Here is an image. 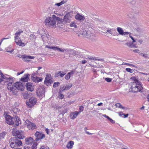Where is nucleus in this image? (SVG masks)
I'll return each instance as SVG.
<instances>
[{"instance_id": "obj_1", "label": "nucleus", "mask_w": 149, "mask_h": 149, "mask_svg": "<svg viewBox=\"0 0 149 149\" xmlns=\"http://www.w3.org/2000/svg\"><path fill=\"white\" fill-rule=\"evenodd\" d=\"M14 77H11L10 79V80H8L6 81V83L9 82L8 84L7 88L8 90H10L12 93L14 95L17 94V90H20L21 91L24 90V85L22 84V83L21 82H17L15 83L13 85V84L14 83Z\"/></svg>"}, {"instance_id": "obj_2", "label": "nucleus", "mask_w": 149, "mask_h": 149, "mask_svg": "<svg viewBox=\"0 0 149 149\" xmlns=\"http://www.w3.org/2000/svg\"><path fill=\"white\" fill-rule=\"evenodd\" d=\"M3 115L6 118V123L9 125L18 126L21 123V120L17 116H15L14 117H11L7 114L6 112H4Z\"/></svg>"}, {"instance_id": "obj_3", "label": "nucleus", "mask_w": 149, "mask_h": 149, "mask_svg": "<svg viewBox=\"0 0 149 149\" xmlns=\"http://www.w3.org/2000/svg\"><path fill=\"white\" fill-rule=\"evenodd\" d=\"M56 21L59 24L64 22L63 19L60 18L56 17L55 15H53L52 17H48L47 18L45 21V23L46 25L54 26L55 25Z\"/></svg>"}, {"instance_id": "obj_4", "label": "nucleus", "mask_w": 149, "mask_h": 149, "mask_svg": "<svg viewBox=\"0 0 149 149\" xmlns=\"http://www.w3.org/2000/svg\"><path fill=\"white\" fill-rule=\"evenodd\" d=\"M10 146L12 148H15L16 146H22V143L19 140L17 139L16 137L11 138L9 140Z\"/></svg>"}, {"instance_id": "obj_5", "label": "nucleus", "mask_w": 149, "mask_h": 149, "mask_svg": "<svg viewBox=\"0 0 149 149\" xmlns=\"http://www.w3.org/2000/svg\"><path fill=\"white\" fill-rule=\"evenodd\" d=\"M93 31L94 30L91 28L87 29L86 38L92 40H95V36Z\"/></svg>"}, {"instance_id": "obj_6", "label": "nucleus", "mask_w": 149, "mask_h": 149, "mask_svg": "<svg viewBox=\"0 0 149 149\" xmlns=\"http://www.w3.org/2000/svg\"><path fill=\"white\" fill-rule=\"evenodd\" d=\"M13 134L17 139H23L25 137L24 132L22 130H14L13 131Z\"/></svg>"}, {"instance_id": "obj_7", "label": "nucleus", "mask_w": 149, "mask_h": 149, "mask_svg": "<svg viewBox=\"0 0 149 149\" xmlns=\"http://www.w3.org/2000/svg\"><path fill=\"white\" fill-rule=\"evenodd\" d=\"M45 88L43 86L38 88L37 89L36 94L37 96L39 97H42L45 95Z\"/></svg>"}, {"instance_id": "obj_8", "label": "nucleus", "mask_w": 149, "mask_h": 149, "mask_svg": "<svg viewBox=\"0 0 149 149\" xmlns=\"http://www.w3.org/2000/svg\"><path fill=\"white\" fill-rule=\"evenodd\" d=\"M36 138L34 140V141H40L42 139L45 137V135L44 134L42 133L41 132L37 131L35 134Z\"/></svg>"}, {"instance_id": "obj_9", "label": "nucleus", "mask_w": 149, "mask_h": 149, "mask_svg": "<svg viewBox=\"0 0 149 149\" xmlns=\"http://www.w3.org/2000/svg\"><path fill=\"white\" fill-rule=\"evenodd\" d=\"M37 99L33 97H30L28 101L26 102V104L30 107H32L37 102Z\"/></svg>"}, {"instance_id": "obj_10", "label": "nucleus", "mask_w": 149, "mask_h": 149, "mask_svg": "<svg viewBox=\"0 0 149 149\" xmlns=\"http://www.w3.org/2000/svg\"><path fill=\"white\" fill-rule=\"evenodd\" d=\"M134 85L133 84V85ZM131 88L132 89V91L134 93H136L139 91L141 93L143 92V87L141 86H133V85L131 86Z\"/></svg>"}, {"instance_id": "obj_11", "label": "nucleus", "mask_w": 149, "mask_h": 149, "mask_svg": "<svg viewBox=\"0 0 149 149\" xmlns=\"http://www.w3.org/2000/svg\"><path fill=\"white\" fill-rule=\"evenodd\" d=\"M24 86V88L26 86V89L28 91L31 92L33 91L34 90L33 86L32 85L33 84L31 82H27L26 83V84L24 85V84L22 83Z\"/></svg>"}, {"instance_id": "obj_12", "label": "nucleus", "mask_w": 149, "mask_h": 149, "mask_svg": "<svg viewBox=\"0 0 149 149\" xmlns=\"http://www.w3.org/2000/svg\"><path fill=\"white\" fill-rule=\"evenodd\" d=\"M65 52H68V53L70 54L73 55L77 56H78L79 55V53L78 52L71 49H66Z\"/></svg>"}, {"instance_id": "obj_13", "label": "nucleus", "mask_w": 149, "mask_h": 149, "mask_svg": "<svg viewBox=\"0 0 149 149\" xmlns=\"http://www.w3.org/2000/svg\"><path fill=\"white\" fill-rule=\"evenodd\" d=\"M75 19L78 21L82 22L85 19V17L84 15H82L78 13L75 16Z\"/></svg>"}, {"instance_id": "obj_14", "label": "nucleus", "mask_w": 149, "mask_h": 149, "mask_svg": "<svg viewBox=\"0 0 149 149\" xmlns=\"http://www.w3.org/2000/svg\"><path fill=\"white\" fill-rule=\"evenodd\" d=\"M15 40L17 44L19 46L24 47L25 45L24 43L22 42L21 40V39L19 37V36H18V37L16 39L15 38Z\"/></svg>"}, {"instance_id": "obj_15", "label": "nucleus", "mask_w": 149, "mask_h": 149, "mask_svg": "<svg viewBox=\"0 0 149 149\" xmlns=\"http://www.w3.org/2000/svg\"><path fill=\"white\" fill-rule=\"evenodd\" d=\"M35 142V141H34L33 139L31 137H29L26 138L25 139V144L29 145L33 143V142Z\"/></svg>"}, {"instance_id": "obj_16", "label": "nucleus", "mask_w": 149, "mask_h": 149, "mask_svg": "<svg viewBox=\"0 0 149 149\" xmlns=\"http://www.w3.org/2000/svg\"><path fill=\"white\" fill-rule=\"evenodd\" d=\"M30 75L28 73L25 74L24 75V77H22L20 80L24 82H27L29 79V76Z\"/></svg>"}, {"instance_id": "obj_17", "label": "nucleus", "mask_w": 149, "mask_h": 149, "mask_svg": "<svg viewBox=\"0 0 149 149\" xmlns=\"http://www.w3.org/2000/svg\"><path fill=\"white\" fill-rule=\"evenodd\" d=\"M65 73L63 71H59L58 72L55 73L54 75L55 77H57L59 76H60L61 77H62L64 76L65 75Z\"/></svg>"}, {"instance_id": "obj_18", "label": "nucleus", "mask_w": 149, "mask_h": 149, "mask_svg": "<svg viewBox=\"0 0 149 149\" xmlns=\"http://www.w3.org/2000/svg\"><path fill=\"white\" fill-rule=\"evenodd\" d=\"M38 144V143L36 142H34L33 143L31 148L29 146L26 147V146H24V149H36Z\"/></svg>"}, {"instance_id": "obj_19", "label": "nucleus", "mask_w": 149, "mask_h": 149, "mask_svg": "<svg viewBox=\"0 0 149 149\" xmlns=\"http://www.w3.org/2000/svg\"><path fill=\"white\" fill-rule=\"evenodd\" d=\"M43 78L42 77H38L37 76L35 77V78L32 80L33 81L36 83H38L39 82L42 81Z\"/></svg>"}, {"instance_id": "obj_20", "label": "nucleus", "mask_w": 149, "mask_h": 149, "mask_svg": "<svg viewBox=\"0 0 149 149\" xmlns=\"http://www.w3.org/2000/svg\"><path fill=\"white\" fill-rule=\"evenodd\" d=\"M32 95V94L30 92H27L25 93L23 95L24 98L26 99L29 98Z\"/></svg>"}, {"instance_id": "obj_21", "label": "nucleus", "mask_w": 149, "mask_h": 149, "mask_svg": "<svg viewBox=\"0 0 149 149\" xmlns=\"http://www.w3.org/2000/svg\"><path fill=\"white\" fill-rule=\"evenodd\" d=\"M22 33H23V31L22 30L19 29L15 34V38L16 39V38H17L18 36H19L20 34Z\"/></svg>"}, {"instance_id": "obj_22", "label": "nucleus", "mask_w": 149, "mask_h": 149, "mask_svg": "<svg viewBox=\"0 0 149 149\" xmlns=\"http://www.w3.org/2000/svg\"><path fill=\"white\" fill-rule=\"evenodd\" d=\"M117 30L120 35H123L124 34V32L121 28L118 27L117 28Z\"/></svg>"}, {"instance_id": "obj_23", "label": "nucleus", "mask_w": 149, "mask_h": 149, "mask_svg": "<svg viewBox=\"0 0 149 149\" xmlns=\"http://www.w3.org/2000/svg\"><path fill=\"white\" fill-rule=\"evenodd\" d=\"M87 58L90 60H98L103 61L104 59H96L95 57H93L90 56H88Z\"/></svg>"}, {"instance_id": "obj_24", "label": "nucleus", "mask_w": 149, "mask_h": 149, "mask_svg": "<svg viewBox=\"0 0 149 149\" xmlns=\"http://www.w3.org/2000/svg\"><path fill=\"white\" fill-rule=\"evenodd\" d=\"M8 77L3 74L2 77V80H3V82L4 83H6L7 81L10 80V77Z\"/></svg>"}, {"instance_id": "obj_25", "label": "nucleus", "mask_w": 149, "mask_h": 149, "mask_svg": "<svg viewBox=\"0 0 149 149\" xmlns=\"http://www.w3.org/2000/svg\"><path fill=\"white\" fill-rule=\"evenodd\" d=\"M74 144V142L72 141H70L68 144L67 147L68 148H72Z\"/></svg>"}, {"instance_id": "obj_26", "label": "nucleus", "mask_w": 149, "mask_h": 149, "mask_svg": "<svg viewBox=\"0 0 149 149\" xmlns=\"http://www.w3.org/2000/svg\"><path fill=\"white\" fill-rule=\"evenodd\" d=\"M52 81V80L51 79L49 78H45V80L44 82V83L46 84L47 86L49 85V83H50V82Z\"/></svg>"}, {"instance_id": "obj_27", "label": "nucleus", "mask_w": 149, "mask_h": 149, "mask_svg": "<svg viewBox=\"0 0 149 149\" xmlns=\"http://www.w3.org/2000/svg\"><path fill=\"white\" fill-rule=\"evenodd\" d=\"M78 114V112L77 111H75L72 114V115H70L71 118L72 119L75 118Z\"/></svg>"}, {"instance_id": "obj_28", "label": "nucleus", "mask_w": 149, "mask_h": 149, "mask_svg": "<svg viewBox=\"0 0 149 149\" xmlns=\"http://www.w3.org/2000/svg\"><path fill=\"white\" fill-rule=\"evenodd\" d=\"M86 31L87 29L86 30L85 29H83L82 30L80 33L81 34V35H82L83 36H85V37H86Z\"/></svg>"}, {"instance_id": "obj_29", "label": "nucleus", "mask_w": 149, "mask_h": 149, "mask_svg": "<svg viewBox=\"0 0 149 149\" xmlns=\"http://www.w3.org/2000/svg\"><path fill=\"white\" fill-rule=\"evenodd\" d=\"M12 110L14 113L17 114L19 111L20 110L19 108L15 107L13 108Z\"/></svg>"}, {"instance_id": "obj_30", "label": "nucleus", "mask_w": 149, "mask_h": 149, "mask_svg": "<svg viewBox=\"0 0 149 149\" xmlns=\"http://www.w3.org/2000/svg\"><path fill=\"white\" fill-rule=\"evenodd\" d=\"M30 39L31 40H33L36 39V37L34 34H31L30 35Z\"/></svg>"}, {"instance_id": "obj_31", "label": "nucleus", "mask_w": 149, "mask_h": 149, "mask_svg": "<svg viewBox=\"0 0 149 149\" xmlns=\"http://www.w3.org/2000/svg\"><path fill=\"white\" fill-rule=\"evenodd\" d=\"M72 86V84L67 85L66 86H65L64 89L63 90H65L66 89H69Z\"/></svg>"}, {"instance_id": "obj_32", "label": "nucleus", "mask_w": 149, "mask_h": 149, "mask_svg": "<svg viewBox=\"0 0 149 149\" xmlns=\"http://www.w3.org/2000/svg\"><path fill=\"white\" fill-rule=\"evenodd\" d=\"M70 18L68 17H64L63 19L65 22H70Z\"/></svg>"}, {"instance_id": "obj_33", "label": "nucleus", "mask_w": 149, "mask_h": 149, "mask_svg": "<svg viewBox=\"0 0 149 149\" xmlns=\"http://www.w3.org/2000/svg\"><path fill=\"white\" fill-rule=\"evenodd\" d=\"M65 50H66V49L60 48L58 47H57L56 50L59 51L60 52H63L64 51L65 52Z\"/></svg>"}, {"instance_id": "obj_34", "label": "nucleus", "mask_w": 149, "mask_h": 149, "mask_svg": "<svg viewBox=\"0 0 149 149\" xmlns=\"http://www.w3.org/2000/svg\"><path fill=\"white\" fill-rule=\"evenodd\" d=\"M46 47L50 49H52L54 50H56L57 47H50L46 45Z\"/></svg>"}, {"instance_id": "obj_35", "label": "nucleus", "mask_w": 149, "mask_h": 149, "mask_svg": "<svg viewBox=\"0 0 149 149\" xmlns=\"http://www.w3.org/2000/svg\"><path fill=\"white\" fill-rule=\"evenodd\" d=\"M112 29H110V30L108 29L107 30V32H108L109 33L111 34V35H112L115 36V33H113V32H112Z\"/></svg>"}, {"instance_id": "obj_36", "label": "nucleus", "mask_w": 149, "mask_h": 149, "mask_svg": "<svg viewBox=\"0 0 149 149\" xmlns=\"http://www.w3.org/2000/svg\"><path fill=\"white\" fill-rule=\"evenodd\" d=\"M89 15L92 18H96L95 16H97L95 14L92 13H89Z\"/></svg>"}, {"instance_id": "obj_37", "label": "nucleus", "mask_w": 149, "mask_h": 149, "mask_svg": "<svg viewBox=\"0 0 149 149\" xmlns=\"http://www.w3.org/2000/svg\"><path fill=\"white\" fill-rule=\"evenodd\" d=\"M125 70L127 72L131 73H132L134 71V70L133 69L130 68H126L125 69Z\"/></svg>"}, {"instance_id": "obj_38", "label": "nucleus", "mask_w": 149, "mask_h": 149, "mask_svg": "<svg viewBox=\"0 0 149 149\" xmlns=\"http://www.w3.org/2000/svg\"><path fill=\"white\" fill-rule=\"evenodd\" d=\"M58 93L59 94L58 96L59 98L60 99H63L64 97V96L63 94L61 93V92L59 91Z\"/></svg>"}, {"instance_id": "obj_39", "label": "nucleus", "mask_w": 149, "mask_h": 149, "mask_svg": "<svg viewBox=\"0 0 149 149\" xmlns=\"http://www.w3.org/2000/svg\"><path fill=\"white\" fill-rule=\"evenodd\" d=\"M134 83H135V84H136V86H142V84L138 80V81H137L136 82H135Z\"/></svg>"}, {"instance_id": "obj_40", "label": "nucleus", "mask_w": 149, "mask_h": 149, "mask_svg": "<svg viewBox=\"0 0 149 149\" xmlns=\"http://www.w3.org/2000/svg\"><path fill=\"white\" fill-rule=\"evenodd\" d=\"M68 17L70 18L71 17V15H70V12H68L64 16V17Z\"/></svg>"}, {"instance_id": "obj_41", "label": "nucleus", "mask_w": 149, "mask_h": 149, "mask_svg": "<svg viewBox=\"0 0 149 149\" xmlns=\"http://www.w3.org/2000/svg\"><path fill=\"white\" fill-rule=\"evenodd\" d=\"M70 77L69 73H68L65 76V78L66 79L68 80L70 79Z\"/></svg>"}, {"instance_id": "obj_42", "label": "nucleus", "mask_w": 149, "mask_h": 149, "mask_svg": "<svg viewBox=\"0 0 149 149\" xmlns=\"http://www.w3.org/2000/svg\"><path fill=\"white\" fill-rule=\"evenodd\" d=\"M106 81L108 82H110L112 81V79L111 78L107 77L105 78Z\"/></svg>"}, {"instance_id": "obj_43", "label": "nucleus", "mask_w": 149, "mask_h": 149, "mask_svg": "<svg viewBox=\"0 0 149 149\" xmlns=\"http://www.w3.org/2000/svg\"><path fill=\"white\" fill-rule=\"evenodd\" d=\"M60 84V83L58 82H54L53 84L54 88H55L58 86Z\"/></svg>"}, {"instance_id": "obj_44", "label": "nucleus", "mask_w": 149, "mask_h": 149, "mask_svg": "<svg viewBox=\"0 0 149 149\" xmlns=\"http://www.w3.org/2000/svg\"><path fill=\"white\" fill-rule=\"evenodd\" d=\"M37 76L36 73L34 72L31 74V79L32 80L33 79L35 78V77Z\"/></svg>"}, {"instance_id": "obj_45", "label": "nucleus", "mask_w": 149, "mask_h": 149, "mask_svg": "<svg viewBox=\"0 0 149 149\" xmlns=\"http://www.w3.org/2000/svg\"><path fill=\"white\" fill-rule=\"evenodd\" d=\"M110 123H111L112 124H114L115 121L113 120H112L111 118H110L109 117L107 119Z\"/></svg>"}, {"instance_id": "obj_46", "label": "nucleus", "mask_w": 149, "mask_h": 149, "mask_svg": "<svg viewBox=\"0 0 149 149\" xmlns=\"http://www.w3.org/2000/svg\"><path fill=\"white\" fill-rule=\"evenodd\" d=\"M130 79H132L133 80V81H134V83H135V82H136L137 81H138V79H136V78L134 76H133Z\"/></svg>"}, {"instance_id": "obj_47", "label": "nucleus", "mask_w": 149, "mask_h": 149, "mask_svg": "<svg viewBox=\"0 0 149 149\" xmlns=\"http://www.w3.org/2000/svg\"><path fill=\"white\" fill-rule=\"evenodd\" d=\"M3 74L2 73L0 72V82H3L2 77Z\"/></svg>"}, {"instance_id": "obj_48", "label": "nucleus", "mask_w": 149, "mask_h": 149, "mask_svg": "<svg viewBox=\"0 0 149 149\" xmlns=\"http://www.w3.org/2000/svg\"><path fill=\"white\" fill-rule=\"evenodd\" d=\"M132 43V42H127V43H125V44L127 45L130 47L131 46Z\"/></svg>"}, {"instance_id": "obj_49", "label": "nucleus", "mask_w": 149, "mask_h": 149, "mask_svg": "<svg viewBox=\"0 0 149 149\" xmlns=\"http://www.w3.org/2000/svg\"><path fill=\"white\" fill-rule=\"evenodd\" d=\"M39 149H49V147L45 146H41Z\"/></svg>"}, {"instance_id": "obj_50", "label": "nucleus", "mask_w": 149, "mask_h": 149, "mask_svg": "<svg viewBox=\"0 0 149 149\" xmlns=\"http://www.w3.org/2000/svg\"><path fill=\"white\" fill-rule=\"evenodd\" d=\"M75 73V71L74 70H72L70 72H68V73H69L70 75L71 76L72 75L74 74Z\"/></svg>"}, {"instance_id": "obj_51", "label": "nucleus", "mask_w": 149, "mask_h": 149, "mask_svg": "<svg viewBox=\"0 0 149 149\" xmlns=\"http://www.w3.org/2000/svg\"><path fill=\"white\" fill-rule=\"evenodd\" d=\"M70 26L71 27H74L75 28H77V26L76 24H75V23H73L72 22L70 24Z\"/></svg>"}, {"instance_id": "obj_52", "label": "nucleus", "mask_w": 149, "mask_h": 149, "mask_svg": "<svg viewBox=\"0 0 149 149\" xmlns=\"http://www.w3.org/2000/svg\"><path fill=\"white\" fill-rule=\"evenodd\" d=\"M27 127L29 129H31L32 130H33L34 129V127H32V126H31V123L30 124V125H27Z\"/></svg>"}, {"instance_id": "obj_53", "label": "nucleus", "mask_w": 149, "mask_h": 149, "mask_svg": "<svg viewBox=\"0 0 149 149\" xmlns=\"http://www.w3.org/2000/svg\"><path fill=\"white\" fill-rule=\"evenodd\" d=\"M27 56V58L28 59H34L35 57L34 56H28L26 55Z\"/></svg>"}, {"instance_id": "obj_54", "label": "nucleus", "mask_w": 149, "mask_h": 149, "mask_svg": "<svg viewBox=\"0 0 149 149\" xmlns=\"http://www.w3.org/2000/svg\"><path fill=\"white\" fill-rule=\"evenodd\" d=\"M67 111L68 110L67 109H65L63 110L62 111V112L61 113V114H62L63 115L65 113H67Z\"/></svg>"}, {"instance_id": "obj_55", "label": "nucleus", "mask_w": 149, "mask_h": 149, "mask_svg": "<svg viewBox=\"0 0 149 149\" xmlns=\"http://www.w3.org/2000/svg\"><path fill=\"white\" fill-rule=\"evenodd\" d=\"M123 65H126L130 66H132V64L130 63H123Z\"/></svg>"}, {"instance_id": "obj_56", "label": "nucleus", "mask_w": 149, "mask_h": 149, "mask_svg": "<svg viewBox=\"0 0 149 149\" xmlns=\"http://www.w3.org/2000/svg\"><path fill=\"white\" fill-rule=\"evenodd\" d=\"M24 55H20V54H19V55H17V56L18 57H19L20 58H22L23 59V58H24Z\"/></svg>"}, {"instance_id": "obj_57", "label": "nucleus", "mask_w": 149, "mask_h": 149, "mask_svg": "<svg viewBox=\"0 0 149 149\" xmlns=\"http://www.w3.org/2000/svg\"><path fill=\"white\" fill-rule=\"evenodd\" d=\"M25 122H26V124H27V125H30V124L31 123V122H30L29 120H26L25 121Z\"/></svg>"}, {"instance_id": "obj_58", "label": "nucleus", "mask_w": 149, "mask_h": 149, "mask_svg": "<svg viewBox=\"0 0 149 149\" xmlns=\"http://www.w3.org/2000/svg\"><path fill=\"white\" fill-rule=\"evenodd\" d=\"M8 49H6V52H9L10 53H11L13 52V51L14 50L13 49H12L11 50H8Z\"/></svg>"}, {"instance_id": "obj_59", "label": "nucleus", "mask_w": 149, "mask_h": 149, "mask_svg": "<svg viewBox=\"0 0 149 149\" xmlns=\"http://www.w3.org/2000/svg\"><path fill=\"white\" fill-rule=\"evenodd\" d=\"M65 87V86H63V87L61 86L60 89V91H59L61 92V91H64V90H63V89H64Z\"/></svg>"}, {"instance_id": "obj_60", "label": "nucleus", "mask_w": 149, "mask_h": 149, "mask_svg": "<svg viewBox=\"0 0 149 149\" xmlns=\"http://www.w3.org/2000/svg\"><path fill=\"white\" fill-rule=\"evenodd\" d=\"M6 37L4 38H2L1 40L2 41H3L4 40L8 39H9V38H10V37L9 36H8V37H7V36H6Z\"/></svg>"}, {"instance_id": "obj_61", "label": "nucleus", "mask_w": 149, "mask_h": 149, "mask_svg": "<svg viewBox=\"0 0 149 149\" xmlns=\"http://www.w3.org/2000/svg\"><path fill=\"white\" fill-rule=\"evenodd\" d=\"M143 57L145 58H149V57L148 56V54H143Z\"/></svg>"}, {"instance_id": "obj_62", "label": "nucleus", "mask_w": 149, "mask_h": 149, "mask_svg": "<svg viewBox=\"0 0 149 149\" xmlns=\"http://www.w3.org/2000/svg\"><path fill=\"white\" fill-rule=\"evenodd\" d=\"M45 131L47 134L49 133V130L47 128L45 129Z\"/></svg>"}, {"instance_id": "obj_63", "label": "nucleus", "mask_w": 149, "mask_h": 149, "mask_svg": "<svg viewBox=\"0 0 149 149\" xmlns=\"http://www.w3.org/2000/svg\"><path fill=\"white\" fill-rule=\"evenodd\" d=\"M87 62V61L86 60H84L80 62L82 64H84Z\"/></svg>"}, {"instance_id": "obj_64", "label": "nucleus", "mask_w": 149, "mask_h": 149, "mask_svg": "<svg viewBox=\"0 0 149 149\" xmlns=\"http://www.w3.org/2000/svg\"><path fill=\"white\" fill-rule=\"evenodd\" d=\"M116 105L119 108H121V107H122V106L121 104L120 103H118L117 104H116Z\"/></svg>"}]
</instances>
